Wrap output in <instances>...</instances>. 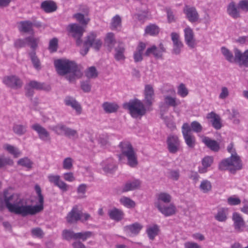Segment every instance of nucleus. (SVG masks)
<instances>
[{
	"label": "nucleus",
	"instance_id": "36",
	"mask_svg": "<svg viewBox=\"0 0 248 248\" xmlns=\"http://www.w3.org/2000/svg\"><path fill=\"white\" fill-rule=\"evenodd\" d=\"M164 103L165 105L173 108H175L180 104V101L178 100L176 97L169 95L164 96Z\"/></svg>",
	"mask_w": 248,
	"mask_h": 248
},
{
	"label": "nucleus",
	"instance_id": "20",
	"mask_svg": "<svg viewBox=\"0 0 248 248\" xmlns=\"http://www.w3.org/2000/svg\"><path fill=\"white\" fill-rule=\"evenodd\" d=\"M184 12L190 22L193 23L198 21L199 15L194 7L186 6Z\"/></svg>",
	"mask_w": 248,
	"mask_h": 248
},
{
	"label": "nucleus",
	"instance_id": "9",
	"mask_svg": "<svg viewBox=\"0 0 248 248\" xmlns=\"http://www.w3.org/2000/svg\"><path fill=\"white\" fill-rule=\"evenodd\" d=\"M166 143L167 145V149L169 152L171 154H176L180 149V141L177 136H169L166 140Z\"/></svg>",
	"mask_w": 248,
	"mask_h": 248
},
{
	"label": "nucleus",
	"instance_id": "42",
	"mask_svg": "<svg viewBox=\"0 0 248 248\" xmlns=\"http://www.w3.org/2000/svg\"><path fill=\"white\" fill-rule=\"evenodd\" d=\"M159 231V227L156 224L148 227L146 230L149 239L152 240H154L155 237L158 234Z\"/></svg>",
	"mask_w": 248,
	"mask_h": 248
},
{
	"label": "nucleus",
	"instance_id": "57",
	"mask_svg": "<svg viewBox=\"0 0 248 248\" xmlns=\"http://www.w3.org/2000/svg\"><path fill=\"white\" fill-rule=\"evenodd\" d=\"M85 75L88 78H94L97 77L98 73L94 66H91L87 70Z\"/></svg>",
	"mask_w": 248,
	"mask_h": 248
},
{
	"label": "nucleus",
	"instance_id": "7",
	"mask_svg": "<svg viewBox=\"0 0 248 248\" xmlns=\"http://www.w3.org/2000/svg\"><path fill=\"white\" fill-rule=\"evenodd\" d=\"M183 136L186 144L189 148L193 149L196 145V138L191 133L189 124L184 123L182 127Z\"/></svg>",
	"mask_w": 248,
	"mask_h": 248
},
{
	"label": "nucleus",
	"instance_id": "61",
	"mask_svg": "<svg viewBox=\"0 0 248 248\" xmlns=\"http://www.w3.org/2000/svg\"><path fill=\"white\" fill-rule=\"evenodd\" d=\"M73 160L71 157L65 158L62 162V167L66 170H70L73 167Z\"/></svg>",
	"mask_w": 248,
	"mask_h": 248
},
{
	"label": "nucleus",
	"instance_id": "51",
	"mask_svg": "<svg viewBox=\"0 0 248 248\" xmlns=\"http://www.w3.org/2000/svg\"><path fill=\"white\" fill-rule=\"evenodd\" d=\"M120 202L124 206L128 208H133L136 205L135 202L127 197H122Z\"/></svg>",
	"mask_w": 248,
	"mask_h": 248
},
{
	"label": "nucleus",
	"instance_id": "15",
	"mask_svg": "<svg viewBox=\"0 0 248 248\" xmlns=\"http://www.w3.org/2000/svg\"><path fill=\"white\" fill-rule=\"evenodd\" d=\"M185 41L190 48H194L197 45L193 30L189 27L186 28L184 30Z\"/></svg>",
	"mask_w": 248,
	"mask_h": 248
},
{
	"label": "nucleus",
	"instance_id": "8",
	"mask_svg": "<svg viewBox=\"0 0 248 248\" xmlns=\"http://www.w3.org/2000/svg\"><path fill=\"white\" fill-rule=\"evenodd\" d=\"M67 30L71 33L73 37L76 40V44L79 46L82 43L81 37H82L84 29L78 24L74 23L69 24Z\"/></svg>",
	"mask_w": 248,
	"mask_h": 248
},
{
	"label": "nucleus",
	"instance_id": "49",
	"mask_svg": "<svg viewBox=\"0 0 248 248\" xmlns=\"http://www.w3.org/2000/svg\"><path fill=\"white\" fill-rule=\"evenodd\" d=\"M200 189L204 193H207L212 189L211 182L207 180H204L201 182L200 185Z\"/></svg>",
	"mask_w": 248,
	"mask_h": 248
},
{
	"label": "nucleus",
	"instance_id": "41",
	"mask_svg": "<svg viewBox=\"0 0 248 248\" xmlns=\"http://www.w3.org/2000/svg\"><path fill=\"white\" fill-rule=\"evenodd\" d=\"M19 30L24 32H29L33 31L32 22L29 20L21 21L19 23Z\"/></svg>",
	"mask_w": 248,
	"mask_h": 248
},
{
	"label": "nucleus",
	"instance_id": "5",
	"mask_svg": "<svg viewBox=\"0 0 248 248\" xmlns=\"http://www.w3.org/2000/svg\"><path fill=\"white\" fill-rule=\"evenodd\" d=\"M242 167V164L239 156H231L222 160L219 165L220 170H229L232 173L241 169Z\"/></svg>",
	"mask_w": 248,
	"mask_h": 248
},
{
	"label": "nucleus",
	"instance_id": "27",
	"mask_svg": "<svg viewBox=\"0 0 248 248\" xmlns=\"http://www.w3.org/2000/svg\"><path fill=\"white\" fill-rule=\"evenodd\" d=\"M202 141L208 148L214 152H218L220 149L219 143L208 137H204Z\"/></svg>",
	"mask_w": 248,
	"mask_h": 248
},
{
	"label": "nucleus",
	"instance_id": "54",
	"mask_svg": "<svg viewBox=\"0 0 248 248\" xmlns=\"http://www.w3.org/2000/svg\"><path fill=\"white\" fill-rule=\"evenodd\" d=\"M93 235V232L90 231L77 232L76 235V240H81L83 241H86L88 238H90Z\"/></svg>",
	"mask_w": 248,
	"mask_h": 248
},
{
	"label": "nucleus",
	"instance_id": "60",
	"mask_svg": "<svg viewBox=\"0 0 248 248\" xmlns=\"http://www.w3.org/2000/svg\"><path fill=\"white\" fill-rule=\"evenodd\" d=\"M177 93L182 97H185L188 94V91L184 84L181 83L179 85L178 87Z\"/></svg>",
	"mask_w": 248,
	"mask_h": 248
},
{
	"label": "nucleus",
	"instance_id": "50",
	"mask_svg": "<svg viewBox=\"0 0 248 248\" xmlns=\"http://www.w3.org/2000/svg\"><path fill=\"white\" fill-rule=\"evenodd\" d=\"M76 233L71 230L65 229L62 232V235L63 239L70 240L71 239L76 240Z\"/></svg>",
	"mask_w": 248,
	"mask_h": 248
},
{
	"label": "nucleus",
	"instance_id": "58",
	"mask_svg": "<svg viewBox=\"0 0 248 248\" xmlns=\"http://www.w3.org/2000/svg\"><path fill=\"white\" fill-rule=\"evenodd\" d=\"M189 126L191 132L192 131L195 133H200L202 130V125L197 121L192 122Z\"/></svg>",
	"mask_w": 248,
	"mask_h": 248
},
{
	"label": "nucleus",
	"instance_id": "18",
	"mask_svg": "<svg viewBox=\"0 0 248 248\" xmlns=\"http://www.w3.org/2000/svg\"><path fill=\"white\" fill-rule=\"evenodd\" d=\"M143 228V226L138 222L126 225L124 227V231L125 233L130 236L138 235Z\"/></svg>",
	"mask_w": 248,
	"mask_h": 248
},
{
	"label": "nucleus",
	"instance_id": "28",
	"mask_svg": "<svg viewBox=\"0 0 248 248\" xmlns=\"http://www.w3.org/2000/svg\"><path fill=\"white\" fill-rule=\"evenodd\" d=\"M145 103L148 106L152 105L154 100V91L151 85H146L144 89Z\"/></svg>",
	"mask_w": 248,
	"mask_h": 248
},
{
	"label": "nucleus",
	"instance_id": "56",
	"mask_svg": "<svg viewBox=\"0 0 248 248\" xmlns=\"http://www.w3.org/2000/svg\"><path fill=\"white\" fill-rule=\"evenodd\" d=\"M35 190L38 195V200L39 203V205H36L34 206H40L41 208L40 212L43 209V204H44V197L41 193V188L38 186H35Z\"/></svg>",
	"mask_w": 248,
	"mask_h": 248
},
{
	"label": "nucleus",
	"instance_id": "30",
	"mask_svg": "<svg viewBox=\"0 0 248 248\" xmlns=\"http://www.w3.org/2000/svg\"><path fill=\"white\" fill-rule=\"evenodd\" d=\"M157 201L155 203V206H157V204H167L170 203L172 200L171 195L167 192H160L156 195Z\"/></svg>",
	"mask_w": 248,
	"mask_h": 248
},
{
	"label": "nucleus",
	"instance_id": "10",
	"mask_svg": "<svg viewBox=\"0 0 248 248\" xmlns=\"http://www.w3.org/2000/svg\"><path fill=\"white\" fill-rule=\"evenodd\" d=\"M3 83L8 87L13 89H18L22 87L23 82L21 79L15 75L7 76L3 77Z\"/></svg>",
	"mask_w": 248,
	"mask_h": 248
},
{
	"label": "nucleus",
	"instance_id": "32",
	"mask_svg": "<svg viewBox=\"0 0 248 248\" xmlns=\"http://www.w3.org/2000/svg\"><path fill=\"white\" fill-rule=\"evenodd\" d=\"M109 217L115 221H119L121 220L124 216L123 211L116 208L109 210L108 212Z\"/></svg>",
	"mask_w": 248,
	"mask_h": 248
},
{
	"label": "nucleus",
	"instance_id": "53",
	"mask_svg": "<svg viewBox=\"0 0 248 248\" xmlns=\"http://www.w3.org/2000/svg\"><path fill=\"white\" fill-rule=\"evenodd\" d=\"M122 19L120 16L117 15L115 16L111 20V28L112 30L117 29L121 27Z\"/></svg>",
	"mask_w": 248,
	"mask_h": 248
},
{
	"label": "nucleus",
	"instance_id": "40",
	"mask_svg": "<svg viewBox=\"0 0 248 248\" xmlns=\"http://www.w3.org/2000/svg\"><path fill=\"white\" fill-rule=\"evenodd\" d=\"M228 209L225 208H221L218 210L217 214L215 216L216 220L219 222H224L227 218Z\"/></svg>",
	"mask_w": 248,
	"mask_h": 248
},
{
	"label": "nucleus",
	"instance_id": "4",
	"mask_svg": "<svg viewBox=\"0 0 248 248\" xmlns=\"http://www.w3.org/2000/svg\"><path fill=\"white\" fill-rule=\"evenodd\" d=\"M41 208L40 206H33L31 205H27L23 199L16 205L15 208H12L13 211L17 215H20L22 217H26L29 215H34L40 212Z\"/></svg>",
	"mask_w": 248,
	"mask_h": 248
},
{
	"label": "nucleus",
	"instance_id": "23",
	"mask_svg": "<svg viewBox=\"0 0 248 248\" xmlns=\"http://www.w3.org/2000/svg\"><path fill=\"white\" fill-rule=\"evenodd\" d=\"M141 184L140 181L138 179L132 181H128L122 187V192H126L129 191L134 190L139 188Z\"/></svg>",
	"mask_w": 248,
	"mask_h": 248
},
{
	"label": "nucleus",
	"instance_id": "38",
	"mask_svg": "<svg viewBox=\"0 0 248 248\" xmlns=\"http://www.w3.org/2000/svg\"><path fill=\"white\" fill-rule=\"evenodd\" d=\"M49 128L57 135H64L67 126L62 124H58L55 125L50 126Z\"/></svg>",
	"mask_w": 248,
	"mask_h": 248
},
{
	"label": "nucleus",
	"instance_id": "26",
	"mask_svg": "<svg viewBox=\"0 0 248 248\" xmlns=\"http://www.w3.org/2000/svg\"><path fill=\"white\" fill-rule=\"evenodd\" d=\"M227 12L230 16L234 19L240 17L239 8L233 1H232L228 5Z\"/></svg>",
	"mask_w": 248,
	"mask_h": 248
},
{
	"label": "nucleus",
	"instance_id": "22",
	"mask_svg": "<svg viewBox=\"0 0 248 248\" xmlns=\"http://www.w3.org/2000/svg\"><path fill=\"white\" fill-rule=\"evenodd\" d=\"M146 46V44L143 42H140L139 43L133 54V58L135 62H139L142 61L143 52Z\"/></svg>",
	"mask_w": 248,
	"mask_h": 248
},
{
	"label": "nucleus",
	"instance_id": "62",
	"mask_svg": "<svg viewBox=\"0 0 248 248\" xmlns=\"http://www.w3.org/2000/svg\"><path fill=\"white\" fill-rule=\"evenodd\" d=\"M64 136L70 138H78V137L77 130L67 127Z\"/></svg>",
	"mask_w": 248,
	"mask_h": 248
},
{
	"label": "nucleus",
	"instance_id": "11",
	"mask_svg": "<svg viewBox=\"0 0 248 248\" xmlns=\"http://www.w3.org/2000/svg\"><path fill=\"white\" fill-rule=\"evenodd\" d=\"M84 44L90 47H93L95 50H98L102 46V42L100 39L96 38V34L95 33L91 32L87 36L86 40L84 41Z\"/></svg>",
	"mask_w": 248,
	"mask_h": 248
},
{
	"label": "nucleus",
	"instance_id": "25",
	"mask_svg": "<svg viewBox=\"0 0 248 248\" xmlns=\"http://www.w3.org/2000/svg\"><path fill=\"white\" fill-rule=\"evenodd\" d=\"M117 169L116 163L112 159H108L102 164V169L107 173H113Z\"/></svg>",
	"mask_w": 248,
	"mask_h": 248
},
{
	"label": "nucleus",
	"instance_id": "24",
	"mask_svg": "<svg viewBox=\"0 0 248 248\" xmlns=\"http://www.w3.org/2000/svg\"><path fill=\"white\" fill-rule=\"evenodd\" d=\"M125 51L124 44L122 42H118V45L115 47L114 58L117 61L124 60L125 57L124 55Z\"/></svg>",
	"mask_w": 248,
	"mask_h": 248
},
{
	"label": "nucleus",
	"instance_id": "48",
	"mask_svg": "<svg viewBox=\"0 0 248 248\" xmlns=\"http://www.w3.org/2000/svg\"><path fill=\"white\" fill-rule=\"evenodd\" d=\"M105 43L109 48L110 50H111L115 43L114 35L113 33L109 32L107 33L105 39Z\"/></svg>",
	"mask_w": 248,
	"mask_h": 248
},
{
	"label": "nucleus",
	"instance_id": "12",
	"mask_svg": "<svg viewBox=\"0 0 248 248\" xmlns=\"http://www.w3.org/2000/svg\"><path fill=\"white\" fill-rule=\"evenodd\" d=\"M171 39L172 41L173 48L172 53L174 55H179L181 52V50L184 46L180 38L178 33L173 32L170 34Z\"/></svg>",
	"mask_w": 248,
	"mask_h": 248
},
{
	"label": "nucleus",
	"instance_id": "1",
	"mask_svg": "<svg viewBox=\"0 0 248 248\" xmlns=\"http://www.w3.org/2000/svg\"><path fill=\"white\" fill-rule=\"evenodd\" d=\"M54 65L58 73L60 75L70 74L67 78L70 81L80 78L82 73L78 69L77 65L73 62L67 59H58L54 61Z\"/></svg>",
	"mask_w": 248,
	"mask_h": 248
},
{
	"label": "nucleus",
	"instance_id": "6",
	"mask_svg": "<svg viewBox=\"0 0 248 248\" xmlns=\"http://www.w3.org/2000/svg\"><path fill=\"white\" fill-rule=\"evenodd\" d=\"M3 196L5 205L11 212L13 211L12 208H15L22 199L19 194L10 193L7 189L4 191Z\"/></svg>",
	"mask_w": 248,
	"mask_h": 248
},
{
	"label": "nucleus",
	"instance_id": "21",
	"mask_svg": "<svg viewBox=\"0 0 248 248\" xmlns=\"http://www.w3.org/2000/svg\"><path fill=\"white\" fill-rule=\"evenodd\" d=\"M64 102L66 106H70L75 109L78 114H80L81 113L82 108L80 105L73 97L70 96H66Z\"/></svg>",
	"mask_w": 248,
	"mask_h": 248
},
{
	"label": "nucleus",
	"instance_id": "31",
	"mask_svg": "<svg viewBox=\"0 0 248 248\" xmlns=\"http://www.w3.org/2000/svg\"><path fill=\"white\" fill-rule=\"evenodd\" d=\"M41 8L46 13H49L55 11L57 9V6L53 1L45 0L42 2Z\"/></svg>",
	"mask_w": 248,
	"mask_h": 248
},
{
	"label": "nucleus",
	"instance_id": "19",
	"mask_svg": "<svg viewBox=\"0 0 248 248\" xmlns=\"http://www.w3.org/2000/svg\"><path fill=\"white\" fill-rule=\"evenodd\" d=\"M48 179L49 182L54 184L62 191L65 192L68 190L69 186L61 179L59 175H49L48 176Z\"/></svg>",
	"mask_w": 248,
	"mask_h": 248
},
{
	"label": "nucleus",
	"instance_id": "47",
	"mask_svg": "<svg viewBox=\"0 0 248 248\" xmlns=\"http://www.w3.org/2000/svg\"><path fill=\"white\" fill-rule=\"evenodd\" d=\"M159 31L158 27L155 24H150L145 29V33L152 36L157 34Z\"/></svg>",
	"mask_w": 248,
	"mask_h": 248
},
{
	"label": "nucleus",
	"instance_id": "59",
	"mask_svg": "<svg viewBox=\"0 0 248 248\" xmlns=\"http://www.w3.org/2000/svg\"><path fill=\"white\" fill-rule=\"evenodd\" d=\"M26 40L32 48L35 49L37 47L39 39L38 38H34L33 36H29L26 38Z\"/></svg>",
	"mask_w": 248,
	"mask_h": 248
},
{
	"label": "nucleus",
	"instance_id": "3",
	"mask_svg": "<svg viewBox=\"0 0 248 248\" xmlns=\"http://www.w3.org/2000/svg\"><path fill=\"white\" fill-rule=\"evenodd\" d=\"M123 107L124 108L128 109L131 116L134 118H140L145 115L146 111L143 104L140 100L137 98L130 100L128 102L124 103Z\"/></svg>",
	"mask_w": 248,
	"mask_h": 248
},
{
	"label": "nucleus",
	"instance_id": "37",
	"mask_svg": "<svg viewBox=\"0 0 248 248\" xmlns=\"http://www.w3.org/2000/svg\"><path fill=\"white\" fill-rule=\"evenodd\" d=\"M102 108L106 113H111L116 112L119 106L115 103L105 102L102 104Z\"/></svg>",
	"mask_w": 248,
	"mask_h": 248
},
{
	"label": "nucleus",
	"instance_id": "52",
	"mask_svg": "<svg viewBox=\"0 0 248 248\" xmlns=\"http://www.w3.org/2000/svg\"><path fill=\"white\" fill-rule=\"evenodd\" d=\"M30 56L34 67L38 70H40L41 69L40 62L34 50L30 53Z\"/></svg>",
	"mask_w": 248,
	"mask_h": 248
},
{
	"label": "nucleus",
	"instance_id": "16",
	"mask_svg": "<svg viewBox=\"0 0 248 248\" xmlns=\"http://www.w3.org/2000/svg\"><path fill=\"white\" fill-rule=\"evenodd\" d=\"M234 54L235 55L236 62L240 66L244 65L248 67V49L243 53L237 48L234 49Z\"/></svg>",
	"mask_w": 248,
	"mask_h": 248
},
{
	"label": "nucleus",
	"instance_id": "39",
	"mask_svg": "<svg viewBox=\"0 0 248 248\" xmlns=\"http://www.w3.org/2000/svg\"><path fill=\"white\" fill-rule=\"evenodd\" d=\"M3 148L15 158H17L21 155V152L18 148L9 144L4 145Z\"/></svg>",
	"mask_w": 248,
	"mask_h": 248
},
{
	"label": "nucleus",
	"instance_id": "2",
	"mask_svg": "<svg viewBox=\"0 0 248 248\" xmlns=\"http://www.w3.org/2000/svg\"><path fill=\"white\" fill-rule=\"evenodd\" d=\"M122 155L127 158V164L131 168L138 165L137 155L131 144L128 141H123L119 144Z\"/></svg>",
	"mask_w": 248,
	"mask_h": 248
},
{
	"label": "nucleus",
	"instance_id": "43",
	"mask_svg": "<svg viewBox=\"0 0 248 248\" xmlns=\"http://www.w3.org/2000/svg\"><path fill=\"white\" fill-rule=\"evenodd\" d=\"M222 54L225 57L226 60L230 62H236L235 55L233 57L232 53L225 47H222L221 48Z\"/></svg>",
	"mask_w": 248,
	"mask_h": 248
},
{
	"label": "nucleus",
	"instance_id": "63",
	"mask_svg": "<svg viewBox=\"0 0 248 248\" xmlns=\"http://www.w3.org/2000/svg\"><path fill=\"white\" fill-rule=\"evenodd\" d=\"M14 162L10 158L5 157H0V168L6 165H13Z\"/></svg>",
	"mask_w": 248,
	"mask_h": 248
},
{
	"label": "nucleus",
	"instance_id": "13",
	"mask_svg": "<svg viewBox=\"0 0 248 248\" xmlns=\"http://www.w3.org/2000/svg\"><path fill=\"white\" fill-rule=\"evenodd\" d=\"M31 127L37 133L38 137L41 140L45 142L50 141L49 132L45 127L39 124H35L32 125Z\"/></svg>",
	"mask_w": 248,
	"mask_h": 248
},
{
	"label": "nucleus",
	"instance_id": "29",
	"mask_svg": "<svg viewBox=\"0 0 248 248\" xmlns=\"http://www.w3.org/2000/svg\"><path fill=\"white\" fill-rule=\"evenodd\" d=\"M207 118L211 120V122L215 129L218 130L221 128V119L219 115L214 112H211L207 114Z\"/></svg>",
	"mask_w": 248,
	"mask_h": 248
},
{
	"label": "nucleus",
	"instance_id": "17",
	"mask_svg": "<svg viewBox=\"0 0 248 248\" xmlns=\"http://www.w3.org/2000/svg\"><path fill=\"white\" fill-rule=\"evenodd\" d=\"M158 211L165 217H170L176 213V208L173 204L166 205L164 204H157L156 207Z\"/></svg>",
	"mask_w": 248,
	"mask_h": 248
},
{
	"label": "nucleus",
	"instance_id": "44",
	"mask_svg": "<svg viewBox=\"0 0 248 248\" xmlns=\"http://www.w3.org/2000/svg\"><path fill=\"white\" fill-rule=\"evenodd\" d=\"M17 164L18 165L26 168L28 169H31L32 167L33 163L28 157H24L19 159L17 161Z\"/></svg>",
	"mask_w": 248,
	"mask_h": 248
},
{
	"label": "nucleus",
	"instance_id": "64",
	"mask_svg": "<svg viewBox=\"0 0 248 248\" xmlns=\"http://www.w3.org/2000/svg\"><path fill=\"white\" fill-rule=\"evenodd\" d=\"M58 39L57 38H53L49 42V49L50 51L53 52L57 51L58 47Z\"/></svg>",
	"mask_w": 248,
	"mask_h": 248
},
{
	"label": "nucleus",
	"instance_id": "45",
	"mask_svg": "<svg viewBox=\"0 0 248 248\" xmlns=\"http://www.w3.org/2000/svg\"><path fill=\"white\" fill-rule=\"evenodd\" d=\"M13 130L16 134L18 136H21L26 133L27 131V125L15 124L13 125Z\"/></svg>",
	"mask_w": 248,
	"mask_h": 248
},
{
	"label": "nucleus",
	"instance_id": "34",
	"mask_svg": "<svg viewBox=\"0 0 248 248\" xmlns=\"http://www.w3.org/2000/svg\"><path fill=\"white\" fill-rule=\"evenodd\" d=\"M30 87H32L33 89L38 90H44L48 92L51 90V86L45 84V83L38 82L37 81L32 80L28 83Z\"/></svg>",
	"mask_w": 248,
	"mask_h": 248
},
{
	"label": "nucleus",
	"instance_id": "55",
	"mask_svg": "<svg viewBox=\"0 0 248 248\" xmlns=\"http://www.w3.org/2000/svg\"><path fill=\"white\" fill-rule=\"evenodd\" d=\"M166 49L162 43H160L158 46H155V48L154 51V57L156 58H161L162 56L163 53L165 52Z\"/></svg>",
	"mask_w": 248,
	"mask_h": 248
},
{
	"label": "nucleus",
	"instance_id": "14",
	"mask_svg": "<svg viewBox=\"0 0 248 248\" xmlns=\"http://www.w3.org/2000/svg\"><path fill=\"white\" fill-rule=\"evenodd\" d=\"M81 210L76 205L67 215L66 220L69 224L76 223L81 219Z\"/></svg>",
	"mask_w": 248,
	"mask_h": 248
},
{
	"label": "nucleus",
	"instance_id": "33",
	"mask_svg": "<svg viewBox=\"0 0 248 248\" xmlns=\"http://www.w3.org/2000/svg\"><path fill=\"white\" fill-rule=\"evenodd\" d=\"M232 220L234 221L235 229L238 232L242 231V228L244 226L245 222L241 216L237 213H233Z\"/></svg>",
	"mask_w": 248,
	"mask_h": 248
},
{
	"label": "nucleus",
	"instance_id": "46",
	"mask_svg": "<svg viewBox=\"0 0 248 248\" xmlns=\"http://www.w3.org/2000/svg\"><path fill=\"white\" fill-rule=\"evenodd\" d=\"M213 162V158L212 156H206L203 158L202 164L203 168L200 169L199 171L200 173H205L206 172V168L210 167Z\"/></svg>",
	"mask_w": 248,
	"mask_h": 248
},
{
	"label": "nucleus",
	"instance_id": "35",
	"mask_svg": "<svg viewBox=\"0 0 248 248\" xmlns=\"http://www.w3.org/2000/svg\"><path fill=\"white\" fill-rule=\"evenodd\" d=\"M88 10L87 9L85 14L81 13H77L73 15V17L83 26H86L90 21V18L88 17L87 15Z\"/></svg>",
	"mask_w": 248,
	"mask_h": 248
}]
</instances>
